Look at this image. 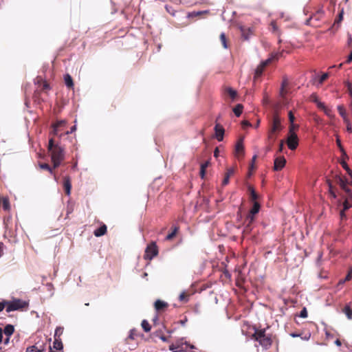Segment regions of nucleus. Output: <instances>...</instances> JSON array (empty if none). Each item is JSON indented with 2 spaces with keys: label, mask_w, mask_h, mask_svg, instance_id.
I'll use <instances>...</instances> for the list:
<instances>
[{
  "label": "nucleus",
  "mask_w": 352,
  "mask_h": 352,
  "mask_svg": "<svg viewBox=\"0 0 352 352\" xmlns=\"http://www.w3.org/2000/svg\"><path fill=\"white\" fill-rule=\"evenodd\" d=\"M48 150L51 153L52 161L54 164V168H56L61 164L65 158L64 148L58 145L54 144L53 138L49 140Z\"/></svg>",
  "instance_id": "f257e3e1"
},
{
  "label": "nucleus",
  "mask_w": 352,
  "mask_h": 352,
  "mask_svg": "<svg viewBox=\"0 0 352 352\" xmlns=\"http://www.w3.org/2000/svg\"><path fill=\"white\" fill-rule=\"evenodd\" d=\"M252 338L258 342L260 345L265 349H269L273 343L272 335L266 333L265 329H256L252 335Z\"/></svg>",
  "instance_id": "f03ea898"
},
{
  "label": "nucleus",
  "mask_w": 352,
  "mask_h": 352,
  "mask_svg": "<svg viewBox=\"0 0 352 352\" xmlns=\"http://www.w3.org/2000/svg\"><path fill=\"white\" fill-rule=\"evenodd\" d=\"M28 303L20 299H15L12 301L6 300V311L10 312L16 310L23 311L27 309Z\"/></svg>",
  "instance_id": "7ed1b4c3"
},
{
  "label": "nucleus",
  "mask_w": 352,
  "mask_h": 352,
  "mask_svg": "<svg viewBox=\"0 0 352 352\" xmlns=\"http://www.w3.org/2000/svg\"><path fill=\"white\" fill-rule=\"evenodd\" d=\"M158 254V248L155 242L153 241L147 245L145 253L144 258L146 260H151Z\"/></svg>",
  "instance_id": "20e7f679"
},
{
  "label": "nucleus",
  "mask_w": 352,
  "mask_h": 352,
  "mask_svg": "<svg viewBox=\"0 0 352 352\" xmlns=\"http://www.w3.org/2000/svg\"><path fill=\"white\" fill-rule=\"evenodd\" d=\"M282 129L283 126L281 125L280 118L279 116L276 113L273 116L272 126L270 131H272V133H276L280 131Z\"/></svg>",
  "instance_id": "39448f33"
},
{
  "label": "nucleus",
  "mask_w": 352,
  "mask_h": 352,
  "mask_svg": "<svg viewBox=\"0 0 352 352\" xmlns=\"http://www.w3.org/2000/svg\"><path fill=\"white\" fill-rule=\"evenodd\" d=\"M287 144L289 149L295 150L298 145V138L296 133L289 134Z\"/></svg>",
  "instance_id": "423d86ee"
},
{
  "label": "nucleus",
  "mask_w": 352,
  "mask_h": 352,
  "mask_svg": "<svg viewBox=\"0 0 352 352\" xmlns=\"http://www.w3.org/2000/svg\"><path fill=\"white\" fill-rule=\"evenodd\" d=\"M342 206V209L340 211V218L341 221L346 220L347 217L346 212L352 207V203H351L348 199H345Z\"/></svg>",
  "instance_id": "0eeeda50"
},
{
  "label": "nucleus",
  "mask_w": 352,
  "mask_h": 352,
  "mask_svg": "<svg viewBox=\"0 0 352 352\" xmlns=\"http://www.w3.org/2000/svg\"><path fill=\"white\" fill-rule=\"evenodd\" d=\"M235 155L239 159L241 157L244 155V146L243 138L238 140L235 146Z\"/></svg>",
  "instance_id": "6e6552de"
},
{
  "label": "nucleus",
  "mask_w": 352,
  "mask_h": 352,
  "mask_svg": "<svg viewBox=\"0 0 352 352\" xmlns=\"http://www.w3.org/2000/svg\"><path fill=\"white\" fill-rule=\"evenodd\" d=\"M286 160L283 156L278 157L274 160V170L276 171L280 170L285 166Z\"/></svg>",
  "instance_id": "1a4fd4ad"
},
{
  "label": "nucleus",
  "mask_w": 352,
  "mask_h": 352,
  "mask_svg": "<svg viewBox=\"0 0 352 352\" xmlns=\"http://www.w3.org/2000/svg\"><path fill=\"white\" fill-rule=\"evenodd\" d=\"M270 61H271L270 59H267L265 61L261 62L257 66V67L255 70L254 78H259L262 75L265 67L270 63Z\"/></svg>",
  "instance_id": "9d476101"
},
{
  "label": "nucleus",
  "mask_w": 352,
  "mask_h": 352,
  "mask_svg": "<svg viewBox=\"0 0 352 352\" xmlns=\"http://www.w3.org/2000/svg\"><path fill=\"white\" fill-rule=\"evenodd\" d=\"M240 30L241 35L245 40L249 39V38L253 35L254 30L251 27L240 26Z\"/></svg>",
  "instance_id": "9b49d317"
},
{
  "label": "nucleus",
  "mask_w": 352,
  "mask_h": 352,
  "mask_svg": "<svg viewBox=\"0 0 352 352\" xmlns=\"http://www.w3.org/2000/svg\"><path fill=\"white\" fill-rule=\"evenodd\" d=\"M66 122L64 120L58 121L56 123L53 124V131L52 133L55 136L61 137L62 133H59L60 128L62 126H64L65 125Z\"/></svg>",
  "instance_id": "f8f14e48"
},
{
  "label": "nucleus",
  "mask_w": 352,
  "mask_h": 352,
  "mask_svg": "<svg viewBox=\"0 0 352 352\" xmlns=\"http://www.w3.org/2000/svg\"><path fill=\"white\" fill-rule=\"evenodd\" d=\"M216 138L218 141H222L224 135V129L220 124H216L214 126Z\"/></svg>",
  "instance_id": "ddd939ff"
},
{
  "label": "nucleus",
  "mask_w": 352,
  "mask_h": 352,
  "mask_svg": "<svg viewBox=\"0 0 352 352\" xmlns=\"http://www.w3.org/2000/svg\"><path fill=\"white\" fill-rule=\"evenodd\" d=\"M139 336H140V333L136 329H131L129 332V335L127 336V338H125V340H124L125 344H131V341L135 340V338L137 337H138Z\"/></svg>",
  "instance_id": "4468645a"
},
{
  "label": "nucleus",
  "mask_w": 352,
  "mask_h": 352,
  "mask_svg": "<svg viewBox=\"0 0 352 352\" xmlns=\"http://www.w3.org/2000/svg\"><path fill=\"white\" fill-rule=\"evenodd\" d=\"M155 309L157 311H163L168 307V304L163 300H157L154 304Z\"/></svg>",
  "instance_id": "2eb2a0df"
},
{
  "label": "nucleus",
  "mask_w": 352,
  "mask_h": 352,
  "mask_svg": "<svg viewBox=\"0 0 352 352\" xmlns=\"http://www.w3.org/2000/svg\"><path fill=\"white\" fill-rule=\"evenodd\" d=\"M63 187L65 188L66 195H69L71 193L72 184L71 179L69 176H65L63 177Z\"/></svg>",
  "instance_id": "dca6fc26"
},
{
  "label": "nucleus",
  "mask_w": 352,
  "mask_h": 352,
  "mask_svg": "<svg viewBox=\"0 0 352 352\" xmlns=\"http://www.w3.org/2000/svg\"><path fill=\"white\" fill-rule=\"evenodd\" d=\"M45 351V346L44 344L37 346L32 345L26 349L25 352H44Z\"/></svg>",
  "instance_id": "f3484780"
},
{
  "label": "nucleus",
  "mask_w": 352,
  "mask_h": 352,
  "mask_svg": "<svg viewBox=\"0 0 352 352\" xmlns=\"http://www.w3.org/2000/svg\"><path fill=\"white\" fill-rule=\"evenodd\" d=\"M234 173V168H229L227 169V171L225 174L224 178L222 182V185L226 186L229 183L230 177L233 175Z\"/></svg>",
  "instance_id": "a211bd4d"
},
{
  "label": "nucleus",
  "mask_w": 352,
  "mask_h": 352,
  "mask_svg": "<svg viewBox=\"0 0 352 352\" xmlns=\"http://www.w3.org/2000/svg\"><path fill=\"white\" fill-rule=\"evenodd\" d=\"M0 204L4 210H6V211L10 210V201L7 197H0Z\"/></svg>",
  "instance_id": "6ab92c4d"
},
{
  "label": "nucleus",
  "mask_w": 352,
  "mask_h": 352,
  "mask_svg": "<svg viewBox=\"0 0 352 352\" xmlns=\"http://www.w3.org/2000/svg\"><path fill=\"white\" fill-rule=\"evenodd\" d=\"M179 227L178 226H174L171 228V232L167 234L165 238L166 241H171L174 237H175L176 234L179 231Z\"/></svg>",
  "instance_id": "aec40b11"
},
{
  "label": "nucleus",
  "mask_w": 352,
  "mask_h": 352,
  "mask_svg": "<svg viewBox=\"0 0 352 352\" xmlns=\"http://www.w3.org/2000/svg\"><path fill=\"white\" fill-rule=\"evenodd\" d=\"M107 230L106 225L102 224L100 228L94 230V234L96 236L99 237L104 235L107 233Z\"/></svg>",
  "instance_id": "412c9836"
},
{
  "label": "nucleus",
  "mask_w": 352,
  "mask_h": 352,
  "mask_svg": "<svg viewBox=\"0 0 352 352\" xmlns=\"http://www.w3.org/2000/svg\"><path fill=\"white\" fill-rule=\"evenodd\" d=\"M64 80H65V83L66 86L68 88H69V89L74 88L73 79L69 74H67L64 76Z\"/></svg>",
  "instance_id": "4be33fe9"
},
{
  "label": "nucleus",
  "mask_w": 352,
  "mask_h": 352,
  "mask_svg": "<svg viewBox=\"0 0 352 352\" xmlns=\"http://www.w3.org/2000/svg\"><path fill=\"white\" fill-rule=\"evenodd\" d=\"M343 15H344V9L342 8L338 17L335 19V21H334V23H333V27H336V28L338 29L339 27H340V24L341 23L342 21L343 20Z\"/></svg>",
  "instance_id": "5701e85b"
},
{
  "label": "nucleus",
  "mask_w": 352,
  "mask_h": 352,
  "mask_svg": "<svg viewBox=\"0 0 352 352\" xmlns=\"http://www.w3.org/2000/svg\"><path fill=\"white\" fill-rule=\"evenodd\" d=\"M14 327L12 324H7L3 330V333H4L8 337L12 336L14 333Z\"/></svg>",
  "instance_id": "b1692460"
},
{
  "label": "nucleus",
  "mask_w": 352,
  "mask_h": 352,
  "mask_svg": "<svg viewBox=\"0 0 352 352\" xmlns=\"http://www.w3.org/2000/svg\"><path fill=\"white\" fill-rule=\"evenodd\" d=\"M287 86H288L287 79L285 78V79H283V80L282 82L280 90V95L282 97H285V95L287 94V91H286L285 88Z\"/></svg>",
  "instance_id": "393cba45"
},
{
  "label": "nucleus",
  "mask_w": 352,
  "mask_h": 352,
  "mask_svg": "<svg viewBox=\"0 0 352 352\" xmlns=\"http://www.w3.org/2000/svg\"><path fill=\"white\" fill-rule=\"evenodd\" d=\"M169 349L173 352H181L183 351L182 344H180L179 342L172 344L169 346Z\"/></svg>",
  "instance_id": "a878e982"
},
{
  "label": "nucleus",
  "mask_w": 352,
  "mask_h": 352,
  "mask_svg": "<svg viewBox=\"0 0 352 352\" xmlns=\"http://www.w3.org/2000/svg\"><path fill=\"white\" fill-rule=\"evenodd\" d=\"M342 311L345 314L348 319L352 320V307H351L350 305H346Z\"/></svg>",
  "instance_id": "bb28decb"
},
{
  "label": "nucleus",
  "mask_w": 352,
  "mask_h": 352,
  "mask_svg": "<svg viewBox=\"0 0 352 352\" xmlns=\"http://www.w3.org/2000/svg\"><path fill=\"white\" fill-rule=\"evenodd\" d=\"M338 183L342 190H344V191L349 190V188L347 187L346 179L340 177L338 178Z\"/></svg>",
  "instance_id": "cd10ccee"
},
{
  "label": "nucleus",
  "mask_w": 352,
  "mask_h": 352,
  "mask_svg": "<svg viewBox=\"0 0 352 352\" xmlns=\"http://www.w3.org/2000/svg\"><path fill=\"white\" fill-rule=\"evenodd\" d=\"M248 190H249V192H250V199L252 201H253L254 202L256 201V200L258 198V195L256 192V191L254 190V188L252 187V186H249L248 187Z\"/></svg>",
  "instance_id": "c85d7f7f"
},
{
  "label": "nucleus",
  "mask_w": 352,
  "mask_h": 352,
  "mask_svg": "<svg viewBox=\"0 0 352 352\" xmlns=\"http://www.w3.org/2000/svg\"><path fill=\"white\" fill-rule=\"evenodd\" d=\"M53 347L56 350L63 349V345L60 338H54V341L53 343Z\"/></svg>",
  "instance_id": "c756f323"
},
{
  "label": "nucleus",
  "mask_w": 352,
  "mask_h": 352,
  "mask_svg": "<svg viewBox=\"0 0 352 352\" xmlns=\"http://www.w3.org/2000/svg\"><path fill=\"white\" fill-rule=\"evenodd\" d=\"M260 208H261V206H260L259 203L257 201H254L253 204L252 208L250 210V213L254 214V215L256 214L259 212Z\"/></svg>",
  "instance_id": "7c9ffc66"
},
{
  "label": "nucleus",
  "mask_w": 352,
  "mask_h": 352,
  "mask_svg": "<svg viewBox=\"0 0 352 352\" xmlns=\"http://www.w3.org/2000/svg\"><path fill=\"white\" fill-rule=\"evenodd\" d=\"M209 161H206L204 163L201 164L200 168V176L201 178H204L205 176L206 169L209 166Z\"/></svg>",
  "instance_id": "2f4dec72"
},
{
  "label": "nucleus",
  "mask_w": 352,
  "mask_h": 352,
  "mask_svg": "<svg viewBox=\"0 0 352 352\" xmlns=\"http://www.w3.org/2000/svg\"><path fill=\"white\" fill-rule=\"evenodd\" d=\"M243 105L241 104H238L235 106V107L233 109V111L236 117H239L243 111Z\"/></svg>",
  "instance_id": "473e14b6"
},
{
  "label": "nucleus",
  "mask_w": 352,
  "mask_h": 352,
  "mask_svg": "<svg viewBox=\"0 0 352 352\" xmlns=\"http://www.w3.org/2000/svg\"><path fill=\"white\" fill-rule=\"evenodd\" d=\"M141 326L145 332L151 331V327L147 320H143L142 321Z\"/></svg>",
  "instance_id": "72a5a7b5"
},
{
  "label": "nucleus",
  "mask_w": 352,
  "mask_h": 352,
  "mask_svg": "<svg viewBox=\"0 0 352 352\" xmlns=\"http://www.w3.org/2000/svg\"><path fill=\"white\" fill-rule=\"evenodd\" d=\"M245 221L248 222L246 228H249L250 225L253 223L254 221V214H252L251 213H248L246 216Z\"/></svg>",
  "instance_id": "f704fd0d"
},
{
  "label": "nucleus",
  "mask_w": 352,
  "mask_h": 352,
  "mask_svg": "<svg viewBox=\"0 0 352 352\" xmlns=\"http://www.w3.org/2000/svg\"><path fill=\"white\" fill-rule=\"evenodd\" d=\"M219 38H220V41H221V43L222 44L223 47L224 48L227 49L228 47V46L227 38H226L225 33H223V32L221 33L220 34Z\"/></svg>",
  "instance_id": "c9c22d12"
},
{
  "label": "nucleus",
  "mask_w": 352,
  "mask_h": 352,
  "mask_svg": "<svg viewBox=\"0 0 352 352\" xmlns=\"http://www.w3.org/2000/svg\"><path fill=\"white\" fill-rule=\"evenodd\" d=\"M338 111L340 115L343 118L344 121H346L347 118L346 116V111L344 107L342 105L338 106Z\"/></svg>",
  "instance_id": "e433bc0d"
},
{
  "label": "nucleus",
  "mask_w": 352,
  "mask_h": 352,
  "mask_svg": "<svg viewBox=\"0 0 352 352\" xmlns=\"http://www.w3.org/2000/svg\"><path fill=\"white\" fill-rule=\"evenodd\" d=\"M188 294L186 292H183L179 296V300L182 302H187L188 301Z\"/></svg>",
  "instance_id": "4c0bfd02"
},
{
  "label": "nucleus",
  "mask_w": 352,
  "mask_h": 352,
  "mask_svg": "<svg viewBox=\"0 0 352 352\" xmlns=\"http://www.w3.org/2000/svg\"><path fill=\"white\" fill-rule=\"evenodd\" d=\"M298 124H296L294 123L290 124L289 127V134L296 133L295 131L298 130Z\"/></svg>",
  "instance_id": "58836bf2"
},
{
  "label": "nucleus",
  "mask_w": 352,
  "mask_h": 352,
  "mask_svg": "<svg viewBox=\"0 0 352 352\" xmlns=\"http://www.w3.org/2000/svg\"><path fill=\"white\" fill-rule=\"evenodd\" d=\"M226 93L232 99H234L237 95L236 91L230 87L226 89Z\"/></svg>",
  "instance_id": "ea45409f"
},
{
  "label": "nucleus",
  "mask_w": 352,
  "mask_h": 352,
  "mask_svg": "<svg viewBox=\"0 0 352 352\" xmlns=\"http://www.w3.org/2000/svg\"><path fill=\"white\" fill-rule=\"evenodd\" d=\"M340 164L342 165L343 168L345 169L347 171V173H349V175L351 176V177L352 179V171L349 168V167L348 164H346V162L345 161H342V162H340Z\"/></svg>",
  "instance_id": "a19ab883"
},
{
  "label": "nucleus",
  "mask_w": 352,
  "mask_h": 352,
  "mask_svg": "<svg viewBox=\"0 0 352 352\" xmlns=\"http://www.w3.org/2000/svg\"><path fill=\"white\" fill-rule=\"evenodd\" d=\"M63 328L58 327H56L54 333V338H60V336L63 334Z\"/></svg>",
  "instance_id": "79ce46f5"
},
{
  "label": "nucleus",
  "mask_w": 352,
  "mask_h": 352,
  "mask_svg": "<svg viewBox=\"0 0 352 352\" xmlns=\"http://www.w3.org/2000/svg\"><path fill=\"white\" fill-rule=\"evenodd\" d=\"M329 76V73H324L318 79V84L321 85Z\"/></svg>",
  "instance_id": "37998d69"
},
{
  "label": "nucleus",
  "mask_w": 352,
  "mask_h": 352,
  "mask_svg": "<svg viewBox=\"0 0 352 352\" xmlns=\"http://www.w3.org/2000/svg\"><path fill=\"white\" fill-rule=\"evenodd\" d=\"M323 111L324 112V113L329 118H334L335 116L334 114L333 113V111L331 109L326 107Z\"/></svg>",
  "instance_id": "c03bdc74"
},
{
  "label": "nucleus",
  "mask_w": 352,
  "mask_h": 352,
  "mask_svg": "<svg viewBox=\"0 0 352 352\" xmlns=\"http://www.w3.org/2000/svg\"><path fill=\"white\" fill-rule=\"evenodd\" d=\"M40 167L42 168V169H44V170H48L50 173H53V170L52 168L50 166L49 164H46V163H43V164H40Z\"/></svg>",
  "instance_id": "a18cd8bd"
},
{
  "label": "nucleus",
  "mask_w": 352,
  "mask_h": 352,
  "mask_svg": "<svg viewBox=\"0 0 352 352\" xmlns=\"http://www.w3.org/2000/svg\"><path fill=\"white\" fill-rule=\"evenodd\" d=\"M336 144H337L338 148H340L342 154L345 155V150L344 149L339 138H337V139H336Z\"/></svg>",
  "instance_id": "49530a36"
},
{
  "label": "nucleus",
  "mask_w": 352,
  "mask_h": 352,
  "mask_svg": "<svg viewBox=\"0 0 352 352\" xmlns=\"http://www.w3.org/2000/svg\"><path fill=\"white\" fill-rule=\"evenodd\" d=\"M288 116H289V120L290 124L294 123L295 117L292 111H289Z\"/></svg>",
  "instance_id": "de8ad7c7"
},
{
  "label": "nucleus",
  "mask_w": 352,
  "mask_h": 352,
  "mask_svg": "<svg viewBox=\"0 0 352 352\" xmlns=\"http://www.w3.org/2000/svg\"><path fill=\"white\" fill-rule=\"evenodd\" d=\"M300 317L301 318H307V309L305 307H304L301 311H300Z\"/></svg>",
  "instance_id": "09e8293b"
},
{
  "label": "nucleus",
  "mask_w": 352,
  "mask_h": 352,
  "mask_svg": "<svg viewBox=\"0 0 352 352\" xmlns=\"http://www.w3.org/2000/svg\"><path fill=\"white\" fill-rule=\"evenodd\" d=\"M270 26L272 29V31L273 32H278V27H277V25L276 23V22L274 21H272L271 23H270Z\"/></svg>",
  "instance_id": "8fccbe9b"
},
{
  "label": "nucleus",
  "mask_w": 352,
  "mask_h": 352,
  "mask_svg": "<svg viewBox=\"0 0 352 352\" xmlns=\"http://www.w3.org/2000/svg\"><path fill=\"white\" fill-rule=\"evenodd\" d=\"M344 122H346V131L349 133H351L352 132V124H351V123L348 120H346V121H344Z\"/></svg>",
  "instance_id": "3c124183"
},
{
  "label": "nucleus",
  "mask_w": 352,
  "mask_h": 352,
  "mask_svg": "<svg viewBox=\"0 0 352 352\" xmlns=\"http://www.w3.org/2000/svg\"><path fill=\"white\" fill-rule=\"evenodd\" d=\"M5 308L6 309V300H3L0 302V312L2 311Z\"/></svg>",
  "instance_id": "603ef678"
},
{
  "label": "nucleus",
  "mask_w": 352,
  "mask_h": 352,
  "mask_svg": "<svg viewBox=\"0 0 352 352\" xmlns=\"http://www.w3.org/2000/svg\"><path fill=\"white\" fill-rule=\"evenodd\" d=\"M48 89H50L49 84L46 81L43 82L42 85V90L47 91Z\"/></svg>",
  "instance_id": "864d4df0"
},
{
  "label": "nucleus",
  "mask_w": 352,
  "mask_h": 352,
  "mask_svg": "<svg viewBox=\"0 0 352 352\" xmlns=\"http://www.w3.org/2000/svg\"><path fill=\"white\" fill-rule=\"evenodd\" d=\"M274 133H272V131H270L268 133V138H269V140H271L273 142H274L275 140H276V137L274 136Z\"/></svg>",
  "instance_id": "5fc2aeb1"
},
{
  "label": "nucleus",
  "mask_w": 352,
  "mask_h": 352,
  "mask_svg": "<svg viewBox=\"0 0 352 352\" xmlns=\"http://www.w3.org/2000/svg\"><path fill=\"white\" fill-rule=\"evenodd\" d=\"M256 157H257V155H254L253 157H252V164H250V169H253L254 168V164L256 160Z\"/></svg>",
  "instance_id": "6e6d98bb"
},
{
  "label": "nucleus",
  "mask_w": 352,
  "mask_h": 352,
  "mask_svg": "<svg viewBox=\"0 0 352 352\" xmlns=\"http://www.w3.org/2000/svg\"><path fill=\"white\" fill-rule=\"evenodd\" d=\"M352 278V271H350L346 276L344 280L349 281Z\"/></svg>",
  "instance_id": "4d7b16f0"
},
{
  "label": "nucleus",
  "mask_w": 352,
  "mask_h": 352,
  "mask_svg": "<svg viewBox=\"0 0 352 352\" xmlns=\"http://www.w3.org/2000/svg\"><path fill=\"white\" fill-rule=\"evenodd\" d=\"M345 192L348 194L346 199H348L349 201H352V191L349 188V190H346Z\"/></svg>",
  "instance_id": "13d9d810"
},
{
  "label": "nucleus",
  "mask_w": 352,
  "mask_h": 352,
  "mask_svg": "<svg viewBox=\"0 0 352 352\" xmlns=\"http://www.w3.org/2000/svg\"><path fill=\"white\" fill-rule=\"evenodd\" d=\"M317 107L319 109H322V111L326 108L323 102H321L320 101L318 102Z\"/></svg>",
  "instance_id": "bf43d9fd"
},
{
  "label": "nucleus",
  "mask_w": 352,
  "mask_h": 352,
  "mask_svg": "<svg viewBox=\"0 0 352 352\" xmlns=\"http://www.w3.org/2000/svg\"><path fill=\"white\" fill-rule=\"evenodd\" d=\"M351 62H352V51L351 52L350 54L349 55V56L346 60V63L349 64Z\"/></svg>",
  "instance_id": "052dcab7"
},
{
  "label": "nucleus",
  "mask_w": 352,
  "mask_h": 352,
  "mask_svg": "<svg viewBox=\"0 0 352 352\" xmlns=\"http://www.w3.org/2000/svg\"><path fill=\"white\" fill-rule=\"evenodd\" d=\"M314 120L318 124H320L322 122V119L317 116L314 117Z\"/></svg>",
  "instance_id": "680f3d73"
},
{
  "label": "nucleus",
  "mask_w": 352,
  "mask_h": 352,
  "mask_svg": "<svg viewBox=\"0 0 352 352\" xmlns=\"http://www.w3.org/2000/svg\"><path fill=\"white\" fill-rule=\"evenodd\" d=\"M242 126H243V127H246V126H250V123L247 120H243L242 122Z\"/></svg>",
  "instance_id": "e2e57ef3"
},
{
  "label": "nucleus",
  "mask_w": 352,
  "mask_h": 352,
  "mask_svg": "<svg viewBox=\"0 0 352 352\" xmlns=\"http://www.w3.org/2000/svg\"><path fill=\"white\" fill-rule=\"evenodd\" d=\"M76 126H73L72 128H71V130L69 131H67L66 132L64 133V134L65 135H68L69 133H72L73 131H74L76 130Z\"/></svg>",
  "instance_id": "0e129e2a"
},
{
  "label": "nucleus",
  "mask_w": 352,
  "mask_h": 352,
  "mask_svg": "<svg viewBox=\"0 0 352 352\" xmlns=\"http://www.w3.org/2000/svg\"><path fill=\"white\" fill-rule=\"evenodd\" d=\"M347 43H348L349 47H352V37L351 35L349 36V37L348 38Z\"/></svg>",
  "instance_id": "69168bd1"
},
{
  "label": "nucleus",
  "mask_w": 352,
  "mask_h": 352,
  "mask_svg": "<svg viewBox=\"0 0 352 352\" xmlns=\"http://www.w3.org/2000/svg\"><path fill=\"white\" fill-rule=\"evenodd\" d=\"M348 91L349 95L352 97V87L350 83H348Z\"/></svg>",
  "instance_id": "338daca9"
},
{
  "label": "nucleus",
  "mask_w": 352,
  "mask_h": 352,
  "mask_svg": "<svg viewBox=\"0 0 352 352\" xmlns=\"http://www.w3.org/2000/svg\"><path fill=\"white\" fill-rule=\"evenodd\" d=\"M160 338L163 341V342H167L168 341V339L166 336H160Z\"/></svg>",
  "instance_id": "774afa93"
}]
</instances>
